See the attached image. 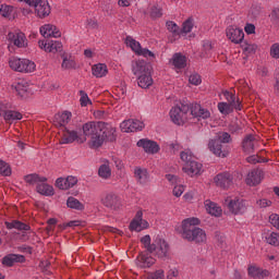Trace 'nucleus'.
Listing matches in <instances>:
<instances>
[{
	"mask_svg": "<svg viewBox=\"0 0 279 279\" xmlns=\"http://www.w3.org/2000/svg\"><path fill=\"white\" fill-rule=\"evenodd\" d=\"M83 136H89L90 149H99L105 141H117V129L110 123L90 121L83 124Z\"/></svg>",
	"mask_w": 279,
	"mask_h": 279,
	"instance_id": "f257e3e1",
	"label": "nucleus"
},
{
	"mask_svg": "<svg viewBox=\"0 0 279 279\" xmlns=\"http://www.w3.org/2000/svg\"><path fill=\"white\" fill-rule=\"evenodd\" d=\"M199 223L201 221L195 217L184 219L182 221L183 239H186V241H194V243H206V231L202 228L195 227L199 226Z\"/></svg>",
	"mask_w": 279,
	"mask_h": 279,
	"instance_id": "f03ea898",
	"label": "nucleus"
},
{
	"mask_svg": "<svg viewBox=\"0 0 279 279\" xmlns=\"http://www.w3.org/2000/svg\"><path fill=\"white\" fill-rule=\"evenodd\" d=\"M141 243L149 254H155L158 258H167L169 256V243L162 238L157 236L151 243V236L146 234L141 239Z\"/></svg>",
	"mask_w": 279,
	"mask_h": 279,
	"instance_id": "7ed1b4c3",
	"label": "nucleus"
},
{
	"mask_svg": "<svg viewBox=\"0 0 279 279\" xmlns=\"http://www.w3.org/2000/svg\"><path fill=\"white\" fill-rule=\"evenodd\" d=\"M133 74L137 77L140 88H149V86H153L154 78L145 61H136L133 63Z\"/></svg>",
	"mask_w": 279,
	"mask_h": 279,
	"instance_id": "20e7f679",
	"label": "nucleus"
},
{
	"mask_svg": "<svg viewBox=\"0 0 279 279\" xmlns=\"http://www.w3.org/2000/svg\"><path fill=\"white\" fill-rule=\"evenodd\" d=\"M221 143H232V136L228 132H220L216 135L214 140H210L208 143V149L213 151L218 158H226L228 151L223 150Z\"/></svg>",
	"mask_w": 279,
	"mask_h": 279,
	"instance_id": "39448f33",
	"label": "nucleus"
},
{
	"mask_svg": "<svg viewBox=\"0 0 279 279\" xmlns=\"http://www.w3.org/2000/svg\"><path fill=\"white\" fill-rule=\"evenodd\" d=\"M169 116L174 125H184L189 116V106H174L170 109Z\"/></svg>",
	"mask_w": 279,
	"mask_h": 279,
	"instance_id": "423d86ee",
	"label": "nucleus"
},
{
	"mask_svg": "<svg viewBox=\"0 0 279 279\" xmlns=\"http://www.w3.org/2000/svg\"><path fill=\"white\" fill-rule=\"evenodd\" d=\"M124 44L131 49V51H134L136 56H143V58H156L154 52L147 48H143L141 43L130 35L125 37Z\"/></svg>",
	"mask_w": 279,
	"mask_h": 279,
	"instance_id": "0eeeda50",
	"label": "nucleus"
},
{
	"mask_svg": "<svg viewBox=\"0 0 279 279\" xmlns=\"http://www.w3.org/2000/svg\"><path fill=\"white\" fill-rule=\"evenodd\" d=\"M225 204L232 215H243L247 210V201L240 197H227Z\"/></svg>",
	"mask_w": 279,
	"mask_h": 279,
	"instance_id": "6e6552de",
	"label": "nucleus"
},
{
	"mask_svg": "<svg viewBox=\"0 0 279 279\" xmlns=\"http://www.w3.org/2000/svg\"><path fill=\"white\" fill-rule=\"evenodd\" d=\"M29 8H34L35 14L38 16V19H46V16L51 14V7L47 0H33Z\"/></svg>",
	"mask_w": 279,
	"mask_h": 279,
	"instance_id": "1a4fd4ad",
	"label": "nucleus"
},
{
	"mask_svg": "<svg viewBox=\"0 0 279 279\" xmlns=\"http://www.w3.org/2000/svg\"><path fill=\"white\" fill-rule=\"evenodd\" d=\"M182 171L185 173V175H189V178H197L198 175H202L204 173V165L198 161H190L186 163H183Z\"/></svg>",
	"mask_w": 279,
	"mask_h": 279,
	"instance_id": "9d476101",
	"label": "nucleus"
},
{
	"mask_svg": "<svg viewBox=\"0 0 279 279\" xmlns=\"http://www.w3.org/2000/svg\"><path fill=\"white\" fill-rule=\"evenodd\" d=\"M71 143H78L82 145L86 143V135H82L77 131H66L60 140V145H70Z\"/></svg>",
	"mask_w": 279,
	"mask_h": 279,
	"instance_id": "9b49d317",
	"label": "nucleus"
},
{
	"mask_svg": "<svg viewBox=\"0 0 279 279\" xmlns=\"http://www.w3.org/2000/svg\"><path fill=\"white\" fill-rule=\"evenodd\" d=\"M121 132L130 133V132H141L145 130V123L141 120H124L120 124Z\"/></svg>",
	"mask_w": 279,
	"mask_h": 279,
	"instance_id": "f8f14e48",
	"label": "nucleus"
},
{
	"mask_svg": "<svg viewBox=\"0 0 279 279\" xmlns=\"http://www.w3.org/2000/svg\"><path fill=\"white\" fill-rule=\"evenodd\" d=\"M149 228V222L143 219V211L138 210L130 223V230L133 232H143Z\"/></svg>",
	"mask_w": 279,
	"mask_h": 279,
	"instance_id": "ddd939ff",
	"label": "nucleus"
},
{
	"mask_svg": "<svg viewBox=\"0 0 279 279\" xmlns=\"http://www.w3.org/2000/svg\"><path fill=\"white\" fill-rule=\"evenodd\" d=\"M227 38H229L234 45H241L245 39V33L238 26H229L226 29Z\"/></svg>",
	"mask_w": 279,
	"mask_h": 279,
	"instance_id": "4468645a",
	"label": "nucleus"
},
{
	"mask_svg": "<svg viewBox=\"0 0 279 279\" xmlns=\"http://www.w3.org/2000/svg\"><path fill=\"white\" fill-rule=\"evenodd\" d=\"M137 147H142L146 154H158L160 151V145L149 138H142L136 143Z\"/></svg>",
	"mask_w": 279,
	"mask_h": 279,
	"instance_id": "2eb2a0df",
	"label": "nucleus"
},
{
	"mask_svg": "<svg viewBox=\"0 0 279 279\" xmlns=\"http://www.w3.org/2000/svg\"><path fill=\"white\" fill-rule=\"evenodd\" d=\"M9 43H12L15 47L23 49L27 47V37L23 32H11L7 36Z\"/></svg>",
	"mask_w": 279,
	"mask_h": 279,
	"instance_id": "dca6fc26",
	"label": "nucleus"
},
{
	"mask_svg": "<svg viewBox=\"0 0 279 279\" xmlns=\"http://www.w3.org/2000/svg\"><path fill=\"white\" fill-rule=\"evenodd\" d=\"M39 33L44 38H60L62 33L60 28L53 24H45L39 28Z\"/></svg>",
	"mask_w": 279,
	"mask_h": 279,
	"instance_id": "f3484780",
	"label": "nucleus"
},
{
	"mask_svg": "<svg viewBox=\"0 0 279 279\" xmlns=\"http://www.w3.org/2000/svg\"><path fill=\"white\" fill-rule=\"evenodd\" d=\"M214 183L216 186H219V189H230L232 186V174H230V172L218 173L214 178Z\"/></svg>",
	"mask_w": 279,
	"mask_h": 279,
	"instance_id": "a211bd4d",
	"label": "nucleus"
},
{
	"mask_svg": "<svg viewBox=\"0 0 279 279\" xmlns=\"http://www.w3.org/2000/svg\"><path fill=\"white\" fill-rule=\"evenodd\" d=\"M75 184H77V178L73 175L58 178L56 180V186L57 189H60V191H69V189H73Z\"/></svg>",
	"mask_w": 279,
	"mask_h": 279,
	"instance_id": "6ab92c4d",
	"label": "nucleus"
},
{
	"mask_svg": "<svg viewBox=\"0 0 279 279\" xmlns=\"http://www.w3.org/2000/svg\"><path fill=\"white\" fill-rule=\"evenodd\" d=\"M263 175L264 173L260 169L251 170L245 179L247 186H257V184H260L263 182Z\"/></svg>",
	"mask_w": 279,
	"mask_h": 279,
	"instance_id": "aec40b11",
	"label": "nucleus"
},
{
	"mask_svg": "<svg viewBox=\"0 0 279 279\" xmlns=\"http://www.w3.org/2000/svg\"><path fill=\"white\" fill-rule=\"evenodd\" d=\"M191 114H192V117H194L195 119H198V120L210 119V110L202 107V105H198V104L192 105Z\"/></svg>",
	"mask_w": 279,
	"mask_h": 279,
	"instance_id": "412c9836",
	"label": "nucleus"
},
{
	"mask_svg": "<svg viewBox=\"0 0 279 279\" xmlns=\"http://www.w3.org/2000/svg\"><path fill=\"white\" fill-rule=\"evenodd\" d=\"M156 263V259L149 253H141L136 258V265L141 269H147Z\"/></svg>",
	"mask_w": 279,
	"mask_h": 279,
	"instance_id": "4be33fe9",
	"label": "nucleus"
},
{
	"mask_svg": "<svg viewBox=\"0 0 279 279\" xmlns=\"http://www.w3.org/2000/svg\"><path fill=\"white\" fill-rule=\"evenodd\" d=\"M204 206L208 215H211V217H221L223 210L221 209V206H218L217 203L206 199L204 202Z\"/></svg>",
	"mask_w": 279,
	"mask_h": 279,
	"instance_id": "5701e85b",
	"label": "nucleus"
},
{
	"mask_svg": "<svg viewBox=\"0 0 279 279\" xmlns=\"http://www.w3.org/2000/svg\"><path fill=\"white\" fill-rule=\"evenodd\" d=\"M101 204L106 206V208H114V206L119 204V196L112 192H109L101 197Z\"/></svg>",
	"mask_w": 279,
	"mask_h": 279,
	"instance_id": "b1692460",
	"label": "nucleus"
},
{
	"mask_svg": "<svg viewBox=\"0 0 279 279\" xmlns=\"http://www.w3.org/2000/svg\"><path fill=\"white\" fill-rule=\"evenodd\" d=\"M15 263H25V256L21 254H9L2 259V264L7 267H13Z\"/></svg>",
	"mask_w": 279,
	"mask_h": 279,
	"instance_id": "393cba45",
	"label": "nucleus"
},
{
	"mask_svg": "<svg viewBox=\"0 0 279 279\" xmlns=\"http://www.w3.org/2000/svg\"><path fill=\"white\" fill-rule=\"evenodd\" d=\"M37 193L40 195H45L46 197H51L56 194V191L53 190V186L47 184V181H41L37 183Z\"/></svg>",
	"mask_w": 279,
	"mask_h": 279,
	"instance_id": "a878e982",
	"label": "nucleus"
},
{
	"mask_svg": "<svg viewBox=\"0 0 279 279\" xmlns=\"http://www.w3.org/2000/svg\"><path fill=\"white\" fill-rule=\"evenodd\" d=\"M135 179L138 184L145 185L149 183V172L145 168H135Z\"/></svg>",
	"mask_w": 279,
	"mask_h": 279,
	"instance_id": "bb28decb",
	"label": "nucleus"
},
{
	"mask_svg": "<svg viewBox=\"0 0 279 279\" xmlns=\"http://www.w3.org/2000/svg\"><path fill=\"white\" fill-rule=\"evenodd\" d=\"M98 175L102 180H110L112 175V169H110V161L106 160L102 165L98 168Z\"/></svg>",
	"mask_w": 279,
	"mask_h": 279,
	"instance_id": "cd10ccee",
	"label": "nucleus"
},
{
	"mask_svg": "<svg viewBox=\"0 0 279 279\" xmlns=\"http://www.w3.org/2000/svg\"><path fill=\"white\" fill-rule=\"evenodd\" d=\"M172 66L177 69H185L186 66V57L183 56L180 52H177L172 56V59L170 60Z\"/></svg>",
	"mask_w": 279,
	"mask_h": 279,
	"instance_id": "c85d7f7f",
	"label": "nucleus"
},
{
	"mask_svg": "<svg viewBox=\"0 0 279 279\" xmlns=\"http://www.w3.org/2000/svg\"><path fill=\"white\" fill-rule=\"evenodd\" d=\"M72 113L70 111H64L62 113H57L54 116V124L59 125V128H62L71 121Z\"/></svg>",
	"mask_w": 279,
	"mask_h": 279,
	"instance_id": "c756f323",
	"label": "nucleus"
},
{
	"mask_svg": "<svg viewBox=\"0 0 279 279\" xmlns=\"http://www.w3.org/2000/svg\"><path fill=\"white\" fill-rule=\"evenodd\" d=\"M92 73L94 77H106L108 75V65L105 63H98L93 65Z\"/></svg>",
	"mask_w": 279,
	"mask_h": 279,
	"instance_id": "7c9ffc66",
	"label": "nucleus"
},
{
	"mask_svg": "<svg viewBox=\"0 0 279 279\" xmlns=\"http://www.w3.org/2000/svg\"><path fill=\"white\" fill-rule=\"evenodd\" d=\"M254 145H256V138L253 135H247L242 142V147L246 154L254 151Z\"/></svg>",
	"mask_w": 279,
	"mask_h": 279,
	"instance_id": "2f4dec72",
	"label": "nucleus"
},
{
	"mask_svg": "<svg viewBox=\"0 0 279 279\" xmlns=\"http://www.w3.org/2000/svg\"><path fill=\"white\" fill-rule=\"evenodd\" d=\"M24 62H25V59L12 57L9 60V65H10V69H12V71H17V73H22Z\"/></svg>",
	"mask_w": 279,
	"mask_h": 279,
	"instance_id": "473e14b6",
	"label": "nucleus"
},
{
	"mask_svg": "<svg viewBox=\"0 0 279 279\" xmlns=\"http://www.w3.org/2000/svg\"><path fill=\"white\" fill-rule=\"evenodd\" d=\"M23 119V113L14 110H7L4 113V121L7 123H13V121H21Z\"/></svg>",
	"mask_w": 279,
	"mask_h": 279,
	"instance_id": "72a5a7b5",
	"label": "nucleus"
},
{
	"mask_svg": "<svg viewBox=\"0 0 279 279\" xmlns=\"http://www.w3.org/2000/svg\"><path fill=\"white\" fill-rule=\"evenodd\" d=\"M222 95L225 99L228 101V104L234 105L235 110H241V101L239 99L236 100V96H234V94L225 90L222 92Z\"/></svg>",
	"mask_w": 279,
	"mask_h": 279,
	"instance_id": "f704fd0d",
	"label": "nucleus"
},
{
	"mask_svg": "<svg viewBox=\"0 0 279 279\" xmlns=\"http://www.w3.org/2000/svg\"><path fill=\"white\" fill-rule=\"evenodd\" d=\"M247 271L251 278H264V276H267L268 274L267 270H263L260 267L257 266H250Z\"/></svg>",
	"mask_w": 279,
	"mask_h": 279,
	"instance_id": "c9c22d12",
	"label": "nucleus"
},
{
	"mask_svg": "<svg viewBox=\"0 0 279 279\" xmlns=\"http://www.w3.org/2000/svg\"><path fill=\"white\" fill-rule=\"evenodd\" d=\"M68 208H72L73 210H84V204L80 202L77 198L70 196L66 201Z\"/></svg>",
	"mask_w": 279,
	"mask_h": 279,
	"instance_id": "e433bc0d",
	"label": "nucleus"
},
{
	"mask_svg": "<svg viewBox=\"0 0 279 279\" xmlns=\"http://www.w3.org/2000/svg\"><path fill=\"white\" fill-rule=\"evenodd\" d=\"M218 110L221 114L228 116L234 111V105L231 102H218Z\"/></svg>",
	"mask_w": 279,
	"mask_h": 279,
	"instance_id": "4c0bfd02",
	"label": "nucleus"
},
{
	"mask_svg": "<svg viewBox=\"0 0 279 279\" xmlns=\"http://www.w3.org/2000/svg\"><path fill=\"white\" fill-rule=\"evenodd\" d=\"M25 182L27 184H39V182H47V178L45 177H39L38 174H27L25 178H24Z\"/></svg>",
	"mask_w": 279,
	"mask_h": 279,
	"instance_id": "58836bf2",
	"label": "nucleus"
},
{
	"mask_svg": "<svg viewBox=\"0 0 279 279\" xmlns=\"http://www.w3.org/2000/svg\"><path fill=\"white\" fill-rule=\"evenodd\" d=\"M5 226L8 228V230H29V226L19 221V220H15V221H12V222H5Z\"/></svg>",
	"mask_w": 279,
	"mask_h": 279,
	"instance_id": "ea45409f",
	"label": "nucleus"
},
{
	"mask_svg": "<svg viewBox=\"0 0 279 279\" xmlns=\"http://www.w3.org/2000/svg\"><path fill=\"white\" fill-rule=\"evenodd\" d=\"M34 71H36V63L29 59H24L22 73H34Z\"/></svg>",
	"mask_w": 279,
	"mask_h": 279,
	"instance_id": "a19ab883",
	"label": "nucleus"
},
{
	"mask_svg": "<svg viewBox=\"0 0 279 279\" xmlns=\"http://www.w3.org/2000/svg\"><path fill=\"white\" fill-rule=\"evenodd\" d=\"M48 53H58V51H62V43L58 40H50L48 41Z\"/></svg>",
	"mask_w": 279,
	"mask_h": 279,
	"instance_id": "79ce46f5",
	"label": "nucleus"
},
{
	"mask_svg": "<svg viewBox=\"0 0 279 279\" xmlns=\"http://www.w3.org/2000/svg\"><path fill=\"white\" fill-rule=\"evenodd\" d=\"M76 65L77 64L75 63V60L71 57H64L61 64L62 69H64L65 71L75 69Z\"/></svg>",
	"mask_w": 279,
	"mask_h": 279,
	"instance_id": "37998d69",
	"label": "nucleus"
},
{
	"mask_svg": "<svg viewBox=\"0 0 279 279\" xmlns=\"http://www.w3.org/2000/svg\"><path fill=\"white\" fill-rule=\"evenodd\" d=\"M149 16L151 19H160V16H162V8L158 4H154L149 9Z\"/></svg>",
	"mask_w": 279,
	"mask_h": 279,
	"instance_id": "c03bdc74",
	"label": "nucleus"
},
{
	"mask_svg": "<svg viewBox=\"0 0 279 279\" xmlns=\"http://www.w3.org/2000/svg\"><path fill=\"white\" fill-rule=\"evenodd\" d=\"M180 158H181L183 165H186V162L195 161L193 159V151H191V149H185V150L181 151Z\"/></svg>",
	"mask_w": 279,
	"mask_h": 279,
	"instance_id": "a18cd8bd",
	"label": "nucleus"
},
{
	"mask_svg": "<svg viewBox=\"0 0 279 279\" xmlns=\"http://www.w3.org/2000/svg\"><path fill=\"white\" fill-rule=\"evenodd\" d=\"M166 27H167L168 32H170L174 36H179L180 35V26H178V24H175V22L168 21L166 23Z\"/></svg>",
	"mask_w": 279,
	"mask_h": 279,
	"instance_id": "49530a36",
	"label": "nucleus"
},
{
	"mask_svg": "<svg viewBox=\"0 0 279 279\" xmlns=\"http://www.w3.org/2000/svg\"><path fill=\"white\" fill-rule=\"evenodd\" d=\"M266 241L269 245L279 247V233L271 232L268 236H266Z\"/></svg>",
	"mask_w": 279,
	"mask_h": 279,
	"instance_id": "de8ad7c7",
	"label": "nucleus"
},
{
	"mask_svg": "<svg viewBox=\"0 0 279 279\" xmlns=\"http://www.w3.org/2000/svg\"><path fill=\"white\" fill-rule=\"evenodd\" d=\"M0 173L4 177L12 175V169L10 168V165L3 160H0Z\"/></svg>",
	"mask_w": 279,
	"mask_h": 279,
	"instance_id": "09e8293b",
	"label": "nucleus"
},
{
	"mask_svg": "<svg viewBox=\"0 0 279 279\" xmlns=\"http://www.w3.org/2000/svg\"><path fill=\"white\" fill-rule=\"evenodd\" d=\"M230 132L232 134L239 132L240 130H243V124L241 123V120L235 119L231 124L229 125Z\"/></svg>",
	"mask_w": 279,
	"mask_h": 279,
	"instance_id": "8fccbe9b",
	"label": "nucleus"
},
{
	"mask_svg": "<svg viewBox=\"0 0 279 279\" xmlns=\"http://www.w3.org/2000/svg\"><path fill=\"white\" fill-rule=\"evenodd\" d=\"M184 191H186V187L183 184L177 183L172 190V194L174 197H182Z\"/></svg>",
	"mask_w": 279,
	"mask_h": 279,
	"instance_id": "3c124183",
	"label": "nucleus"
},
{
	"mask_svg": "<svg viewBox=\"0 0 279 279\" xmlns=\"http://www.w3.org/2000/svg\"><path fill=\"white\" fill-rule=\"evenodd\" d=\"M256 49H258V46L256 44H245L243 46V51L246 53V56H252L253 53H256Z\"/></svg>",
	"mask_w": 279,
	"mask_h": 279,
	"instance_id": "603ef678",
	"label": "nucleus"
},
{
	"mask_svg": "<svg viewBox=\"0 0 279 279\" xmlns=\"http://www.w3.org/2000/svg\"><path fill=\"white\" fill-rule=\"evenodd\" d=\"M80 95H81L80 102L83 108H86V106H88V104H93L90 101V98H88V94H86L84 90H81Z\"/></svg>",
	"mask_w": 279,
	"mask_h": 279,
	"instance_id": "864d4df0",
	"label": "nucleus"
},
{
	"mask_svg": "<svg viewBox=\"0 0 279 279\" xmlns=\"http://www.w3.org/2000/svg\"><path fill=\"white\" fill-rule=\"evenodd\" d=\"M189 82L190 84H193V86H199V84H202V76H199L197 73L191 74Z\"/></svg>",
	"mask_w": 279,
	"mask_h": 279,
	"instance_id": "5fc2aeb1",
	"label": "nucleus"
},
{
	"mask_svg": "<svg viewBox=\"0 0 279 279\" xmlns=\"http://www.w3.org/2000/svg\"><path fill=\"white\" fill-rule=\"evenodd\" d=\"M182 32L183 34H190V32H193V20L189 19L183 23Z\"/></svg>",
	"mask_w": 279,
	"mask_h": 279,
	"instance_id": "6e6d98bb",
	"label": "nucleus"
},
{
	"mask_svg": "<svg viewBox=\"0 0 279 279\" xmlns=\"http://www.w3.org/2000/svg\"><path fill=\"white\" fill-rule=\"evenodd\" d=\"M0 14L1 16H4V19H8V16H11L12 14V7L2 4L0 8Z\"/></svg>",
	"mask_w": 279,
	"mask_h": 279,
	"instance_id": "4d7b16f0",
	"label": "nucleus"
},
{
	"mask_svg": "<svg viewBox=\"0 0 279 279\" xmlns=\"http://www.w3.org/2000/svg\"><path fill=\"white\" fill-rule=\"evenodd\" d=\"M166 180L172 185L175 186V184H179L180 182V177L175 174L168 173L166 174Z\"/></svg>",
	"mask_w": 279,
	"mask_h": 279,
	"instance_id": "13d9d810",
	"label": "nucleus"
},
{
	"mask_svg": "<svg viewBox=\"0 0 279 279\" xmlns=\"http://www.w3.org/2000/svg\"><path fill=\"white\" fill-rule=\"evenodd\" d=\"M180 276V271L178 270V268H170L167 271V277L166 279H175Z\"/></svg>",
	"mask_w": 279,
	"mask_h": 279,
	"instance_id": "bf43d9fd",
	"label": "nucleus"
},
{
	"mask_svg": "<svg viewBox=\"0 0 279 279\" xmlns=\"http://www.w3.org/2000/svg\"><path fill=\"white\" fill-rule=\"evenodd\" d=\"M77 226H80V221L78 220H72L68 223H63V225L59 226V228L61 230H66V228H77Z\"/></svg>",
	"mask_w": 279,
	"mask_h": 279,
	"instance_id": "052dcab7",
	"label": "nucleus"
},
{
	"mask_svg": "<svg viewBox=\"0 0 279 279\" xmlns=\"http://www.w3.org/2000/svg\"><path fill=\"white\" fill-rule=\"evenodd\" d=\"M270 56L275 58V60L279 59V44H274L270 47Z\"/></svg>",
	"mask_w": 279,
	"mask_h": 279,
	"instance_id": "680f3d73",
	"label": "nucleus"
},
{
	"mask_svg": "<svg viewBox=\"0 0 279 279\" xmlns=\"http://www.w3.org/2000/svg\"><path fill=\"white\" fill-rule=\"evenodd\" d=\"M271 201L267 199V198H260L257 201V206L259 208H269V206H271Z\"/></svg>",
	"mask_w": 279,
	"mask_h": 279,
	"instance_id": "e2e57ef3",
	"label": "nucleus"
},
{
	"mask_svg": "<svg viewBox=\"0 0 279 279\" xmlns=\"http://www.w3.org/2000/svg\"><path fill=\"white\" fill-rule=\"evenodd\" d=\"M39 49H43V51H46V53H49V41L45 39H40L38 41Z\"/></svg>",
	"mask_w": 279,
	"mask_h": 279,
	"instance_id": "0e129e2a",
	"label": "nucleus"
},
{
	"mask_svg": "<svg viewBox=\"0 0 279 279\" xmlns=\"http://www.w3.org/2000/svg\"><path fill=\"white\" fill-rule=\"evenodd\" d=\"M244 32L248 35L256 34V26L254 24H246L244 26Z\"/></svg>",
	"mask_w": 279,
	"mask_h": 279,
	"instance_id": "69168bd1",
	"label": "nucleus"
},
{
	"mask_svg": "<svg viewBox=\"0 0 279 279\" xmlns=\"http://www.w3.org/2000/svg\"><path fill=\"white\" fill-rule=\"evenodd\" d=\"M119 8H130L132 5V0H118Z\"/></svg>",
	"mask_w": 279,
	"mask_h": 279,
	"instance_id": "338daca9",
	"label": "nucleus"
},
{
	"mask_svg": "<svg viewBox=\"0 0 279 279\" xmlns=\"http://www.w3.org/2000/svg\"><path fill=\"white\" fill-rule=\"evenodd\" d=\"M269 16H270L271 21H274V22L278 21V19H279V9L272 10V12L270 13Z\"/></svg>",
	"mask_w": 279,
	"mask_h": 279,
	"instance_id": "774afa93",
	"label": "nucleus"
}]
</instances>
